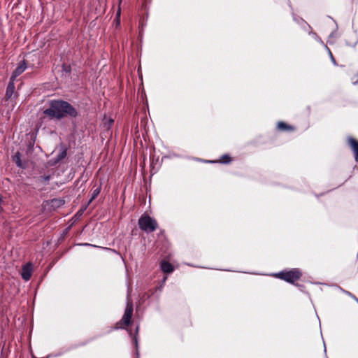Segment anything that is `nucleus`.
I'll return each mask as SVG.
<instances>
[{"label":"nucleus","instance_id":"obj_29","mask_svg":"<svg viewBox=\"0 0 358 358\" xmlns=\"http://www.w3.org/2000/svg\"><path fill=\"white\" fill-rule=\"evenodd\" d=\"M326 358H327V357H326Z\"/></svg>","mask_w":358,"mask_h":358},{"label":"nucleus","instance_id":"obj_6","mask_svg":"<svg viewBox=\"0 0 358 358\" xmlns=\"http://www.w3.org/2000/svg\"><path fill=\"white\" fill-rule=\"evenodd\" d=\"M133 313V305L130 301L127 302V308L124 312V314L122 317L121 322L123 323L125 326H127L130 324L131 318Z\"/></svg>","mask_w":358,"mask_h":358},{"label":"nucleus","instance_id":"obj_26","mask_svg":"<svg viewBox=\"0 0 358 358\" xmlns=\"http://www.w3.org/2000/svg\"><path fill=\"white\" fill-rule=\"evenodd\" d=\"M66 151H63V152H62V154L60 155L59 158H60V159H63V158H64V157H65V156H66Z\"/></svg>","mask_w":358,"mask_h":358},{"label":"nucleus","instance_id":"obj_13","mask_svg":"<svg viewBox=\"0 0 358 358\" xmlns=\"http://www.w3.org/2000/svg\"><path fill=\"white\" fill-rule=\"evenodd\" d=\"M308 34L311 36L315 41H317L318 43H320L321 45L324 47L326 45L324 43V41L322 40V38L317 35V34L315 31H313L312 29L308 31Z\"/></svg>","mask_w":358,"mask_h":358},{"label":"nucleus","instance_id":"obj_1","mask_svg":"<svg viewBox=\"0 0 358 358\" xmlns=\"http://www.w3.org/2000/svg\"><path fill=\"white\" fill-rule=\"evenodd\" d=\"M44 114L50 118L61 119L65 116H77L76 109L68 102L63 101H53L50 104V108L44 110Z\"/></svg>","mask_w":358,"mask_h":358},{"label":"nucleus","instance_id":"obj_21","mask_svg":"<svg viewBox=\"0 0 358 358\" xmlns=\"http://www.w3.org/2000/svg\"><path fill=\"white\" fill-rule=\"evenodd\" d=\"M357 43H358V38L357 37L356 38L355 41L352 44L349 43L348 41H345L346 45L350 46V47H352V48H355L357 45Z\"/></svg>","mask_w":358,"mask_h":358},{"label":"nucleus","instance_id":"obj_10","mask_svg":"<svg viewBox=\"0 0 358 358\" xmlns=\"http://www.w3.org/2000/svg\"><path fill=\"white\" fill-rule=\"evenodd\" d=\"M277 129L282 131H293L294 127L292 125L287 124L285 122L280 121L277 124Z\"/></svg>","mask_w":358,"mask_h":358},{"label":"nucleus","instance_id":"obj_22","mask_svg":"<svg viewBox=\"0 0 358 358\" xmlns=\"http://www.w3.org/2000/svg\"><path fill=\"white\" fill-rule=\"evenodd\" d=\"M198 160L200 162H203L204 163H208V164H216L217 163L216 160H208V159H198Z\"/></svg>","mask_w":358,"mask_h":358},{"label":"nucleus","instance_id":"obj_14","mask_svg":"<svg viewBox=\"0 0 358 358\" xmlns=\"http://www.w3.org/2000/svg\"><path fill=\"white\" fill-rule=\"evenodd\" d=\"M161 268L164 273H171L173 271V266L167 262H163Z\"/></svg>","mask_w":358,"mask_h":358},{"label":"nucleus","instance_id":"obj_15","mask_svg":"<svg viewBox=\"0 0 358 358\" xmlns=\"http://www.w3.org/2000/svg\"><path fill=\"white\" fill-rule=\"evenodd\" d=\"M13 161L15 162V163L20 167H23V165L21 162V160H20V153L19 152H17L14 156H13Z\"/></svg>","mask_w":358,"mask_h":358},{"label":"nucleus","instance_id":"obj_11","mask_svg":"<svg viewBox=\"0 0 358 358\" xmlns=\"http://www.w3.org/2000/svg\"><path fill=\"white\" fill-rule=\"evenodd\" d=\"M217 163L222 164H229L232 162V157L229 154L222 155L219 159H216Z\"/></svg>","mask_w":358,"mask_h":358},{"label":"nucleus","instance_id":"obj_25","mask_svg":"<svg viewBox=\"0 0 358 358\" xmlns=\"http://www.w3.org/2000/svg\"><path fill=\"white\" fill-rule=\"evenodd\" d=\"M344 294L348 295V296H350V298H352L353 296V294L351 293L350 292L346 290L345 292H344Z\"/></svg>","mask_w":358,"mask_h":358},{"label":"nucleus","instance_id":"obj_18","mask_svg":"<svg viewBox=\"0 0 358 358\" xmlns=\"http://www.w3.org/2000/svg\"><path fill=\"white\" fill-rule=\"evenodd\" d=\"M100 191H101L100 187H97L96 189H95L94 190L92 198L90 200V203L92 202V201L94 200L97 196V195L100 193Z\"/></svg>","mask_w":358,"mask_h":358},{"label":"nucleus","instance_id":"obj_28","mask_svg":"<svg viewBox=\"0 0 358 358\" xmlns=\"http://www.w3.org/2000/svg\"><path fill=\"white\" fill-rule=\"evenodd\" d=\"M327 351V349H326V347L324 346V352H326Z\"/></svg>","mask_w":358,"mask_h":358},{"label":"nucleus","instance_id":"obj_23","mask_svg":"<svg viewBox=\"0 0 358 358\" xmlns=\"http://www.w3.org/2000/svg\"><path fill=\"white\" fill-rule=\"evenodd\" d=\"M120 8L118 9L117 12V21H116V23L117 24H120Z\"/></svg>","mask_w":358,"mask_h":358},{"label":"nucleus","instance_id":"obj_9","mask_svg":"<svg viewBox=\"0 0 358 358\" xmlns=\"http://www.w3.org/2000/svg\"><path fill=\"white\" fill-rule=\"evenodd\" d=\"M64 204V201L61 199H54L50 201H46V205H50V208L53 210L59 208Z\"/></svg>","mask_w":358,"mask_h":358},{"label":"nucleus","instance_id":"obj_8","mask_svg":"<svg viewBox=\"0 0 358 358\" xmlns=\"http://www.w3.org/2000/svg\"><path fill=\"white\" fill-rule=\"evenodd\" d=\"M27 68V65L24 61L20 63L17 69L13 73L10 80H14L16 77L22 73Z\"/></svg>","mask_w":358,"mask_h":358},{"label":"nucleus","instance_id":"obj_7","mask_svg":"<svg viewBox=\"0 0 358 358\" xmlns=\"http://www.w3.org/2000/svg\"><path fill=\"white\" fill-rule=\"evenodd\" d=\"M32 266L30 263L27 264L22 268V277L25 280H29L31 276Z\"/></svg>","mask_w":358,"mask_h":358},{"label":"nucleus","instance_id":"obj_12","mask_svg":"<svg viewBox=\"0 0 358 358\" xmlns=\"http://www.w3.org/2000/svg\"><path fill=\"white\" fill-rule=\"evenodd\" d=\"M13 80H10L6 89V97L7 99H10L14 93L15 86Z\"/></svg>","mask_w":358,"mask_h":358},{"label":"nucleus","instance_id":"obj_4","mask_svg":"<svg viewBox=\"0 0 358 358\" xmlns=\"http://www.w3.org/2000/svg\"><path fill=\"white\" fill-rule=\"evenodd\" d=\"M138 224L141 229L146 231H153L157 227L156 221L149 216L141 217L138 220Z\"/></svg>","mask_w":358,"mask_h":358},{"label":"nucleus","instance_id":"obj_24","mask_svg":"<svg viewBox=\"0 0 358 358\" xmlns=\"http://www.w3.org/2000/svg\"><path fill=\"white\" fill-rule=\"evenodd\" d=\"M335 287H336V289H338L339 291H341V292H343L344 294V292H345L346 290L344 289L343 288H342L341 286L339 285H336Z\"/></svg>","mask_w":358,"mask_h":358},{"label":"nucleus","instance_id":"obj_16","mask_svg":"<svg viewBox=\"0 0 358 358\" xmlns=\"http://www.w3.org/2000/svg\"><path fill=\"white\" fill-rule=\"evenodd\" d=\"M324 48H325V50L327 51V52H328V54H329V57H330V59H331V62H332L333 64H334V66H336V65H337L336 61V59H334V56H333V55H332V53H331V52L330 49L328 48V46H327V45H324Z\"/></svg>","mask_w":358,"mask_h":358},{"label":"nucleus","instance_id":"obj_2","mask_svg":"<svg viewBox=\"0 0 358 358\" xmlns=\"http://www.w3.org/2000/svg\"><path fill=\"white\" fill-rule=\"evenodd\" d=\"M271 275L290 284L295 285V282L301 278L302 271L298 268H293L272 273Z\"/></svg>","mask_w":358,"mask_h":358},{"label":"nucleus","instance_id":"obj_19","mask_svg":"<svg viewBox=\"0 0 358 358\" xmlns=\"http://www.w3.org/2000/svg\"><path fill=\"white\" fill-rule=\"evenodd\" d=\"M334 22H336L335 20H334ZM336 23V22H335ZM338 24H336V28L335 29L331 31V33L329 34V38H334V37H337V35H338V32H337V30H338Z\"/></svg>","mask_w":358,"mask_h":358},{"label":"nucleus","instance_id":"obj_20","mask_svg":"<svg viewBox=\"0 0 358 358\" xmlns=\"http://www.w3.org/2000/svg\"><path fill=\"white\" fill-rule=\"evenodd\" d=\"M351 81L353 85H358V74L355 75L351 78Z\"/></svg>","mask_w":358,"mask_h":358},{"label":"nucleus","instance_id":"obj_5","mask_svg":"<svg viewBox=\"0 0 358 358\" xmlns=\"http://www.w3.org/2000/svg\"><path fill=\"white\" fill-rule=\"evenodd\" d=\"M347 143L353 152L355 160L358 162V140L350 136L347 137Z\"/></svg>","mask_w":358,"mask_h":358},{"label":"nucleus","instance_id":"obj_17","mask_svg":"<svg viewBox=\"0 0 358 358\" xmlns=\"http://www.w3.org/2000/svg\"><path fill=\"white\" fill-rule=\"evenodd\" d=\"M104 124L106 127H107V129H109L110 127L111 126V124L113 123V120L110 117H104Z\"/></svg>","mask_w":358,"mask_h":358},{"label":"nucleus","instance_id":"obj_3","mask_svg":"<svg viewBox=\"0 0 358 358\" xmlns=\"http://www.w3.org/2000/svg\"><path fill=\"white\" fill-rule=\"evenodd\" d=\"M287 6L290 8L292 20L297 24L304 31L308 32L312 29L311 26L301 17L297 15L294 11L290 0H286Z\"/></svg>","mask_w":358,"mask_h":358},{"label":"nucleus","instance_id":"obj_27","mask_svg":"<svg viewBox=\"0 0 358 358\" xmlns=\"http://www.w3.org/2000/svg\"><path fill=\"white\" fill-rule=\"evenodd\" d=\"M352 299L355 301H356V303H358V298H357L355 295H354V294H353V296L352 297Z\"/></svg>","mask_w":358,"mask_h":358}]
</instances>
